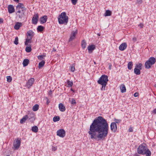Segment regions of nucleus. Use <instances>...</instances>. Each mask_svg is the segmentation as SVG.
Instances as JSON below:
<instances>
[{"label": "nucleus", "instance_id": "f257e3e1", "mask_svg": "<svg viewBox=\"0 0 156 156\" xmlns=\"http://www.w3.org/2000/svg\"><path fill=\"white\" fill-rule=\"evenodd\" d=\"M108 124L107 120L102 117L96 118L90 127L88 133L91 139H98V140L104 138L108 133Z\"/></svg>", "mask_w": 156, "mask_h": 156}, {"label": "nucleus", "instance_id": "f03ea898", "mask_svg": "<svg viewBox=\"0 0 156 156\" xmlns=\"http://www.w3.org/2000/svg\"><path fill=\"white\" fill-rule=\"evenodd\" d=\"M26 10V9L23 4L18 3L16 6V15L19 19L22 20H24L25 17V13Z\"/></svg>", "mask_w": 156, "mask_h": 156}, {"label": "nucleus", "instance_id": "7ed1b4c3", "mask_svg": "<svg viewBox=\"0 0 156 156\" xmlns=\"http://www.w3.org/2000/svg\"><path fill=\"white\" fill-rule=\"evenodd\" d=\"M137 153L142 155L146 154V156H150L151 155V151L148 147L142 145H140L137 149Z\"/></svg>", "mask_w": 156, "mask_h": 156}, {"label": "nucleus", "instance_id": "20e7f679", "mask_svg": "<svg viewBox=\"0 0 156 156\" xmlns=\"http://www.w3.org/2000/svg\"><path fill=\"white\" fill-rule=\"evenodd\" d=\"M108 81V76L105 75H102L99 78L98 81V83L102 85L101 88V90H105V87Z\"/></svg>", "mask_w": 156, "mask_h": 156}, {"label": "nucleus", "instance_id": "39448f33", "mask_svg": "<svg viewBox=\"0 0 156 156\" xmlns=\"http://www.w3.org/2000/svg\"><path fill=\"white\" fill-rule=\"evenodd\" d=\"M68 17L65 12H62L58 17V20L60 24L66 25L68 22Z\"/></svg>", "mask_w": 156, "mask_h": 156}, {"label": "nucleus", "instance_id": "423d86ee", "mask_svg": "<svg viewBox=\"0 0 156 156\" xmlns=\"http://www.w3.org/2000/svg\"><path fill=\"white\" fill-rule=\"evenodd\" d=\"M155 62L156 59L154 57H150L148 60L145 62V67L147 69H150L151 66L155 63Z\"/></svg>", "mask_w": 156, "mask_h": 156}, {"label": "nucleus", "instance_id": "0eeeda50", "mask_svg": "<svg viewBox=\"0 0 156 156\" xmlns=\"http://www.w3.org/2000/svg\"><path fill=\"white\" fill-rule=\"evenodd\" d=\"M142 66L141 63H138L136 64L134 69V73L138 75L140 74V70L142 69Z\"/></svg>", "mask_w": 156, "mask_h": 156}, {"label": "nucleus", "instance_id": "6e6552de", "mask_svg": "<svg viewBox=\"0 0 156 156\" xmlns=\"http://www.w3.org/2000/svg\"><path fill=\"white\" fill-rule=\"evenodd\" d=\"M21 141L18 138L15 139L13 143V145L14 149H17L20 147Z\"/></svg>", "mask_w": 156, "mask_h": 156}, {"label": "nucleus", "instance_id": "1a4fd4ad", "mask_svg": "<svg viewBox=\"0 0 156 156\" xmlns=\"http://www.w3.org/2000/svg\"><path fill=\"white\" fill-rule=\"evenodd\" d=\"M57 135L60 137L63 138L66 135V132L64 129H59L57 132Z\"/></svg>", "mask_w": 156, "mask_h": 156}, {"label": "nucleus", "instance_id": "9d476101", "mask_svg": "<svg viewBox=\"0 0 156 156\" xmlns=\"http://www.w3.org/2000/svg\"><path fill=\"white\" fill-rule=\"evenodd\" d=\"M34 82V78H31L28 80L26 86L28 88H30Z\"/></svg>", "mask_w": 156, "mask_h": 156}, {"label": "nucleus", "instance_id": "9b49d317", "mask_svg": "<svg viewBox=\"0 0 156 156\" xmlns=\"http://www.w3.org/2000/svg\"><path fill=\"white\" fill-rule=\"evenodd\" d=\"M77 30H76L74 31H73L72 32V33L70 35L69 39V42L72 41L75 38V37L77 34Z\"/></svg>", "mask_w": 156, "mask_h": 156}, {"label": "nucleus", "instance_id": "f8f14e48", "mask_svg": "<svg viewBox=\"0 0 156 156\" xmlns=\"http://www.w3.org/2000/svg\"><path fill=\"white\" fill-rule=\"evenodd\" d=\"M110 128L111 131L115 132L117 129V125L115 122H112L110 125Z\"/></svg>", "mask_w": 156, "mask_h": 156}, {"label": "nucleus", "instance_id": "ddd939ff", "mask_svg": "<svg viewBox=\"0 0 156 156\" xmlns=\"http://www.w3.org/2000/svg\"><path fill=\"white\" fill-rule=\"evenodd\" d=\"M38 19L39 17L38 14H36L34 15L32 20V23L35 24H36L37 23Z\"/></svg>", "mask_w": 156, "mask_h": 156}, {"label": "nucleus", "instance_id": "4468645a", "mask_svg": "<svg viewBox=\"0 0 156 156\" xmlns=\"http://www.w3.org/2000/svg\"><path fill=\"white\" fill-rule=\"evenodd\" d=\"M8 12L10 13H12L15 12L14 8L13 5H9L8 6Z\"/></svg>", "mask_w": 156, "mask_h": 156}, {"label": "nucleus", "instance_id": "2eb2a0df", "mask_svg": "<svg viewBox=\"0 0 156 156\" xmlns=\"http://www.w3.org/2000/svg\"><path fill=\"white\" fill-rule=\"evenodd\" d=\"M127 47V44L126 43H123L122 44L119 46V49L121 51L125 50Z\"/></svg>", "mask_w": 156, "mask_h": 156}, {"label": "nucleus", "instance_id": "dca6fc26", "mask_svg": "<svg viewBox=\"0 0 156 156\" xmlns=\"http://www.w3.org/2000/svg\"><path fill=\"white\" fill-rule=\"evenodd\" d=\"M95 46L94 45H90L87 47V49L89 53H91L95 49Z\"/></svg>", "mask_w": 156, "mask_h": 156}, {"label": "nucleus", "instance_id": "f3484780", "mask_svg": "<svg viewBox=\"0 0 156 156\" xmlns=\"http://www.w3.org/2000/svg\"><path fill=\"white\" fill-rule=\"evenodd\" d=\"M47 20V17L45 15L41 17L40 18L39 20L42 23H45Z\"/></svg>", "mask_w": 156, "mask_h": 156}, {"label": "nucleus", "instance_id": "a211bd4d", "mask_svg": "<svg viewBox=\"0 0 156 156\" xmlns=\"http://www.w3.org/2000/svg\"><path fill=\"white\" fill-rule=\"evenodd\" d=\"M29 117V115H26L20 120V122L21 124L25 122L26 121L28 118Z\"/></svg>", "mask_w": 156, "mask_h": 156}, {"label": "nucleus", "instance_id": "6ab92c4d", "mask_svg": "<svg viewBox=\"0 0 156 156\" xmlns=\"http://www.w3.org/2000/svg\"><path fill=\"white\" fill-rule=\"evenodd\" d=\"M58 108L59 110L62 112H64L66 110V108L63 104L62 103H60L58 105Z\"/></svg>", "mask_w": 156, "mask_h": 156}, {"label": "nucleus", "instance_id": "aec40b11", "mask_svg": "<svg viewBox=\"0 0 156 156\" xmlns=\"http://www.w3.org/2000/svg\"><path fill=\"white\" fill-rule=\"evenodd\" d=\"M22 25V24L21 23L17 22L16 23L15 25L14 26V28L15 29L18 30L19 29L20 27Z\"/></svg>", "mask_w": 156, "mask_h": 156}, {"label": "nucleus", "instance_id": "412c9836", "mask_svg": "<svg viewBox=\"0 0 156 156\" xmlns=\"http://www.w3.org/2000/svg\"><path fill=\"white\" fill-rule=\"evenodd\" d=\"M29 62V60L28 59H25L23 60V64L24 67L27 66Z\"/></svg>", "mask_w": 156, "mask_h": 156}, {"label": "nucleus", "instance_id": "4be33fe9", "mask_svg": "<svg viewBox=\"0 0 156 156\" xmlns=\"http://www.w3.org/2000/svg\"><path fill=\"white\" fill-rule=\"evenodd\" d=\"M112 13L111 11L108 10L106 11L104 15L105 16H110L112 15Z\"/></svg>", "mask_w": 156, "mask_h": 156}, {"label": "nucleus", "instance_id": "5701e85b", "mask_svg": "<svg viewBox=\"0 0 156 156\" xmlns=\"http://www.w3.org/2000/svg\"><path fill=\"white\" fill-rule=\"evenodd\" d=\"M133 66V62H129L127 65L128 69L129 70H131Z\"/></svg>", "mask_w": 156, "mask_h": 156}, {"label": "nucleus", "instance_id": "b1692460", "mask_svg": "<svg viewBox=\"0 0 156 156\" xmlns=\"http://www.w3.org/2000/svg\"><path fill=\"white\" fill-rule=\"evenodd\" d=\"M81 45L82 48L83 49H84L85 48L86 45V43L85 40H83L82 41Z\"/></svg>", "mask_w": 156, "mask_h": 156}, {"label": "nucleus", "instance_id": "393cba45", "mask_svg": "<svg viewBox=\"0 0 156 156\" xmlns=\"http://www.w3.org/2000/svg\"><path fill=\"white\" fill-rule=\"evenodd\" d=\"M120 88L122 93H124L126 92V88L124 85H122L120 86Z\"/></svg>", "mask_w": 156, "mask_h": 156}, {"label": "nucleus", "instance_id": "a878e982", "mask_svg": "<svg viewBox=\"0 0 156 156\" xmlns=\"http://www.w3.org/2000/svg\"><path fill=\"white\" fill-rule=\"evenodd\" d=\"M44 27L42 26H39L37 28V30L38 31L41 32L44 30Z\"/></svg>", "mask_w": 156, "mask_h": 156}, {"label": "nucleus", "instance_id": "bb28decb", "mask_svg": "<svg viewBox=\"0 0 156 156\" xmlns=\"http://www.w3.org/2000/svg\"><path fill=\"white\" fill-rule=\"evenodd\" d=\"M45 64V61L44 60H42L41 62L39 63L38 67L39 69H40L42 67H43Z\"/></svg>", "mask_w": 156, "mask_h": 156}, {"label": "nucleus", "instance_id": "cd10ccee", "mask_svg": "<svg viewBox=\"0 0 156 156\" xmlns=\"http://www.w3.org/2000/svg\"><path fill=\"white\" fill-rule=\"evenodd\" d=\"M39 107V105L38 104H36L33 106L32 109L34 111H36L38 109Z\"/></svg>", "mask_w": 156, "mask_h": 156}, {"label": "nucleus", "instance_id": "c85d7f7f", "mask_svg": "<svg viewBox=\"0 0 156 156\" xmlns=\"http://www.w3.org/2000/svg\"><path fill=\"white\" fill-rule=\"evenodd\" d=\"M32 130L33 132L37 133L38 130V127L36 126H33L32 128Z\"/></svg>", "mask_w": 156, "mask_h": 156}, {"label": "nucleus", "instance_id": "c756f323", "mask_svg": "<svg viewBox=\"0 0 156 156\" xmlns=\"http://www.w3.org/2000/svg\"><path fill=\"white\" fill-rule=\"evenodd\" d=\"M67 82L68 84L67 87H71L73 85V83L72 81H70L69 80H67Z\"/></svg>", "mask_w": 156, "mask_h": 156}, {"label": "nucleus", "instance_id": "7c9ffc66", "mask_svg": "<svg viewBox=\"0 0 156 156\" xmlns=\"http://www.w3.org/2000/svg\"><path fill=\"white\" fill-rule=\"evenodd\" d=\"M46 55H39L38 57V59L40 60H42L44 59V57H45Z\"/></svg>", "mask_w": 156, "mask_h": 156}, {"label": "nucleus", "instance_id": "2f4dec72", "mask_svg": "<svg viewBox=\"0 0 156 156\" xmlns=\"http://www.w3.org/2000/svg\"><path fill=\"white\" fill-rule=\"evenodd\" d=\"M29 115L30 117H29L28 119H31L34 118V114L33 112H30L27 115Z\"/></svg>", "mask_w": 156, "mask_h": 156}, {"label": "nucleus", "instance_id": "473e14b6", "mask_svg": "<svg viewBox=\"0 0 156 156\" xmlns=\"http://www.w3.org/2000/svg\"><path fill=\"white\" fill-rule=\"evenodd\" d=\"M60 118L59 116H56L54 117L53 118V121L54 122L58 121L60 120Z\"/></svg>", "mask_w": 156, "mask_h": 156}, {"label": "nucleus", "instance_id": "72a5a7b5", "mask_svg": "<svg viewBox=\"0 0 156 156\" xmlns=\"http://www.w3.org/2000/svg\"><path fill=\"white\" fill-rule=\"evenodd\" d=\"M27 33L28 34V35L30 37H33V36L34 35V33L31 30L29 31Z\"/></svg>", "mask_w": 156, "mask_h": 156}, {"label": "nucleus", "instance_id": "f704fd0d", "mask_svg": "<svg viewBox=\"0 0 156 156\" xmlns=\"http://www.w3.org/2000/svg\"><path fill=\"white\" fill-rule=\"evenodd\" d=\"M26 51L27 52H30L31 51V48L30 47H27L25 48Z\"/></svg>", "mask_w": 156, "mask_h": 156}, {"label": "nucleus", "instance_id": "c9c22d12", "mask_svg": "<svg viewBox=\"0 0 156 156\" xmlns=\"http://www.w3.org/2000/svg\"><path fill=\"white\" fill-rule=\"evenodd\" d=\"M31 43V40L27 38L26 39V41L25 42V45H27L28 44V43Z\"/></svg>", "mask_w": 156, "mask_h": 156}, {"label": "nucleus", "instance_id": "e433bc0d", "mask_svg": "<svg viewBox=\"0 0 156 156\" xmlns=\"http://www.w3.org/2000/svg\"><path fill=\"white\" fill-rule=\"evenodd\" d=\"M7 81L10 82L12 80V78L10 76H8L6 77Z\"/></svg>", "mask_w": 156, "mask_h": 156}, {"label": "nucleus", "instance_id": "4c0bfd02", "mask_svg": "<svg viewBox=\"0 0 156 156\" xmlns=\"http://www.w3.org/2000/svg\"><path fill=\"white\" fill-rule=\"evenodd\" d=\"M18 39L17 37H16L15 40V41H14V43L16 44L17 45L18 44Z\"/></svg>", "mask_w": 156, "mask_h": 156}, {"label": "nucleus", "instance_id": "58836bf2", "mask_svg": "<svg viewBox=\"0 0 156 156\" xmlns=\"http://www.w3.org/2000/svg\"><path fill=\"white\" fill-rule=\"evenodd\" d=\"M71 103V104L73 105L75 104L76 103V101L74 98H72Z\"/></svg>", "mask_w": 156, "mask_h": 156}, {"label": "nucleus", "instance_id": "ea45409f", "mask_svg": "<svg viewBox=\"0 0 156 156\" xmlns=\"http://www.w3.org/2000/svg\"><path fill=\"white\" fill-rule=\"evenodd\" d=\"M114 121H115V122L116 123H120L121 121V120L120 119H115Z\"/></svg>", "mask_w": 156, "mask_h": 156}, {"label": "nucleus", "instance_id": "a19ab883", "mask_svg": "<svg viewBox=\"0 0 156 156\" xmlns=\"http://www.w3.org/2000/svg\"><path fill=\"white\" fill-rule=\"evenodd\" d=\"M72 4L73 5H75L77 3V0H71Z\"/></svg>", "mask_w": 156, "mask_h": 156}, {"label": "nucleus", "instance_id": "79ce46f5", "mask_svg": "<svg viewBox=\"0 0 156 156\" xmlns=\"http://www.w3.org/2000/svg\"><path fill=\"white\" fill-rule=\"evenodd\" d=\"M71 70V71L74 72L75 70V68L74 67V66L73 65L71 66V69H70Z\"/></svg>", "mask_w": 156, "mask_h": 156}, {"label": "nucleus", "instance_id": "37998d69", "mask_svg": "<svg viewBox=\"0 0 156 156\" xmlns=\"http://www.w3.org/2000/svg\"><path fill=\"white\" fill-rule=\"evenodd\" d=\"M138 26L140 27V28H143L144 26L143 24L142 23H140L138 25Z\"/></svg>", "mask_w": 156, "mask_h": 156}, {"label": "nucleus", "instance_id": "c03bdc74", "mask_svg": "<svg viewBox=\"0 0 156 156\" xmlns=\"http://www.w3.org/2000/svg\"><path fill=\"white\" fill-rule=\"evenodd\" d=\"M139 95V94L138 93H137V92H136V93H135L134 94V96L135 97H137Z\"/></svg>", "mask_w": 156, "mask_h": 156}, {"label": "nucleus", "instance_id": "a18cd8bd", "mask_svg": "<svg viewBox=\"0 0 156 156\" xmlns=\"http://www.w3.org/2000/svg\"><path fill=\"white\" fill-rule=\"evenodd\" d=\"M142 2V0H138L137 1V3L138 4H140Z\"/></svg>", "mask_w": 156, "mask_h": 156}, {"label": "nucleus", "instance_id": "49530a36", "mask_svg": "<svg viewBox=\"0 0 156 156\" xmlns=\"http://www.w3.org/2000/svg\"><path fill=\"white\" fill-rule=\"evenodd\" d=\"M129 132H133V129L131 127H130L129 129Z\"/></svg>", "mask_w": 156, "mask_h": 156}, {"label": "nucleus", "instance_id": "de8ad7c7", "mask_svg": "<svg viewBox=\"0 0 156 156\" xmlns=\"http://www.w3.org/2000/svg\"><path fill=\"white\" fill-rule=\"evenodd\" d=\"M32 38V37H30V36H28V35H27V39H30L31 40Z\"/></svg>", "mask_w": 156, "mask_h": 156}, {"label": "nucleus", "instance_id": "09e8293b", "mask_svg": "<svg viewBox=\"0 0 156 156\" xmlns=\"http://www.w3.org/2000/svg\"><path fill=\"white\" fill-rule=\"evenodd\" d=\"M3 23V20L2 18H0V23Z\"/></svg>", "mask_w": 156, "mask_h": 156}, {"label": "nucleus", "instance_id": "8fccbe9b", "mask_svg": "<svg viewBox=\"0 0 156 156\" xmlns=\"http://www.w3.org/2000/svg\"><path fill=\"white\" fill-rule=\"evenodd\" d=\"M133 40L134 42H135L136 41V38L135 37L133 38Z\"/></svg>", "mask_w": 156, "mask_h": 156}, {"label": "nucleus", "instance_id": "3c124183", "mask_svg": "<svg viewBox=\"0 0 156 156\" xmlns=\"http://www.w3.org/2000/svg\"><path fill=\"white\" fill-rule=\"evenodd\" d=\"M49 102H50L49 101V100L47 99V102H46L47 104L48 105L49 104Z\"/></svg>", "mask_w": 156, "mask_h": 156}, {"label": "nucleus", "instance_id": "603ef678", "mask_svg": "<svg viewBox=\"0 0 156 156\" xmlns=\"http://www.w3.org/2000/svg\"><path fill=\"white\" fill-rule=\"evenodd\" d=\"M153 112L155 113V114H156V109H154V110H153Z\"/></svg>", "mask_w": 156, "mask_h": 156}, {"label": "nucleus", "instance_id": "864d4df0", "mask_svg": "<svg viewBox=\"0 0 156 156\" xmlns=\"http://www.w3.org/2000/svg\"><path fill=\"white\" fill-rule=\"evenodd\" d=\"M14 1L16 2H19V0H14Z\"/></svg>", "mask_w": 156, "mask_h": 156}, {"label": "nucleus", "instance_id": "5fc2aeb1", "mask_svg": "<svg viewBox=\"0 0 156 156\" xmlns=\"http://www.w3.org/2000/svg\"><path fill=\"white\" fill-rule=\"evenodd\" d=\"M71 91H73V92H74V90L73 89H71Z\"/></svg>", "mask_w": 156, "mask_h": 156}, {"label": "nucleus", "instance_id": "6e6d98bb", "mask_svg": "<svg viewBox=\"0 0 156 156\" xmlns=\"http://www.w3.org/2000/svg\"><path fill=\"white\" fill-rule=\"evenodd\" d=\"M94 64H96V62H94Z\"/></svg>", "mask_w": 156, "mask_h": 156}]
</instances>
